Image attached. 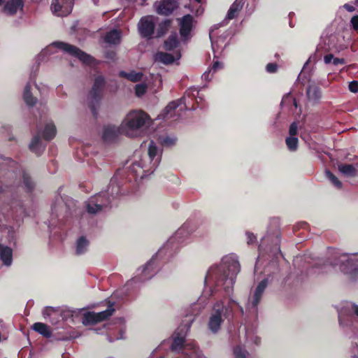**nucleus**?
<instances>
[{
    "mask_svg": "<svg viewBox=\"0 0 358 358\" xmlns=\"http://www.w3.org/2000/svg\"><path fill=\"white\" fill-rule=\"evenodd\" d=\"M353 358H358V357H354Z\"/></svg>",
    "mask_w": 358,
    "mask_h": 358,
    "instance_id": "nucleus-60",
    "label": "nucleus"
},
{
    "mask_svg": "<svg viewBox=\"0 0 358 358\" xmlns=\"http://www.w3.org/2000/svg\"><path fill=\"white\" fill-rule=\"evenodd\" d=\"M239 269L240 266L236 257L226 256L222 258L220 266L209 268L206 277V283L210 285L223 286L226 291H229L234 285Z\"/></svg>",
    "mask_w": 358,
    "mask_h": 358,
    "instance_id": "nucleus-1",
    "label": "nucleus"
},
{
    "mask_svg": "<svg viewBox=\"0 0 358 358\" xmlns=\"http://www.w3.org/2000/svg\"><path fill=\"white\" fill-rule=\"evenodd\" d=\"M307 96L309 99H316L320 97L321 94L319 90L315 87H310L307 90Z\"/></svg>",
    "mask_w": 358,
    "mask_h": 358,
    "instance_id": "nucleus-36",
    "label": "nucleus"
},
{
    "mask_svg": "<svg viewBox=\"0 0 358 358\" xmlns=\"http://www.w3.org/2000/svg\"><path fill=\"white\" fill-rule=\"evenodd\" d=\"M93 1H94V2L95 3L96 0H93Z\"/></svg>",
    "mask_w": 358,
    "mask_h": 358,
    "instance_id": "nucleus-61",
    "label": "nucleus"
},
{
    "mask_svg": "<svg viewBox=\"0 0 358 358\" xmlns=\"http://www.w3.org/2000/svg\"><path fill=\"white\" fill-rule=\"evenodd\" d=\"M243 5L242 0H236L227 13V18L228 20H232L236 17L239 11L242 9Z\"/></svg>",
    "mask_w": 358,
    "mask_h": 358,
    "instance_id": "nucleus-22",
    "label": "nucleus"
},
{
    "mask_svg": "<svg viewBox=\"0 0 358 358\" xmlns=\"http://www.w3.org/2000/svg\"><path fill=\"white\" fill-rule=\"evenodd\" d=\"M201 310V306L199 303L193 304V306H192V313L190 315H197Z\"/></svg>",
    "mask_w": 358,
    "mask_h": 358,
    "instance_id": "nucleus-46",
    "label": "nucleus"
},
{
    "mask_svg": "<svg viewBox=\"0 0 358 358\" xmlns=\"http://www.w3.org/2000/svg\"><path fill=\"white\" fill-rule=\"evenodd\" d=\"M350 23L353 29L358 31V15H354L350 20Z\"/></svg>",
    "mask_w": 358,
    "mask_h": 358,
    "instance_id": "nucleus-45",
    "label": "nucleus"
},
{
    "mask_svg": "<svg viewBox=\"0 0 358 358\" xmlns=\"http://www.w3.org/2000/svg\"><path fill=\"white\" fill-rule=\"evenodd\" d=\"M222 67H223V65L222 64H220V62H215L213 65L212 69L215 71L217 69H220Z\"/></svg>",
    "mask_w": 358,
    "mask_h": 358,
    "instance_id": "nucleus-51",
    "label": "nucleus"
},
{
    "mask_svg": "<svg viewBox=\"0 0 358 358\" xmlns=\"http://www.w3.org/2000/svg\"><path fill=\"white\" fill-rule=\"evenodd\" d=\"M120 134H123V131L121 129V124L119 126L108 124L103 127V130H102V138L106 142L114 140Z\"/></svg>",
    "mask_w": 358,
    "mask_h": 358,
    "instance_id": "nucleus-15",
    "label": "nucleus"
},
{
    "mask_svg": "<svg viewBox=\"0 0 358 358\" xmlns=\"http://www.w3.org/2000/svg\"><path fill=\"white\" fill-rule=\"evenodd\" d=\"M2 3V0H0V6L1 5Z\"/></svg>",
    "mask_w": 358,
    "mask_h": 358,
    "instance_id": "nucleus-59",
    "label": "nucleus"
},
{
    "mask_svg": "<svg viewBox=\"0 0 358 358\" xmlns=\"http://www.w3.org/2000/svg\"><path fill=\"white\" fill-rule=\"evenodd\" d=\"M195 92H196V94L197 95L199 94V92H198L196 90H193V91L192 92V96H193V97H195V96H196V95H195Z\"/></svg>",
    "mask_w": 358,
    "mask_h": 358,
    "instance_id": "nucleus-55",
    "label": "nucleus"
},
{
    "mask_svg": "<svg viewBox=\"0 0 358 358\" xmlns=\"http://www.w3.org/2000/svg\"><path fill=\"white\" fill-rule=\"evenodd\" d=\"M30 150L36 153V155H39L43 150V147L41 145V139L38 136H36L33 138L30 145H29Z\"/></svg>",
    "mask_w": 358,
    "mask_h": 358,
    "instance_id": "nucleus-28",
    "label": "nucleus"
},
{
    "mask_svg": "<svg viewBox=\"0 0 358 358\" xmlns=\"http://www.w3.org/2000/svg\"><path fill=\"white\" fill-rule=\"evenodd\" d=\"M176 138L175 137L165 136L160 138V143L164 146L171 147L176 144Z\"/></svg>",
    "mask_w": 358,
    "mask_h": 358,
    "instance_id": "nucleus-37",
    "label": "nucleus"
},
{
    "mask_svg": "<svg viewBox=\"0 0 358 358\" xmlns=\"http://www.w3.org/2000/svg\"><path fill=\"white\" fill-rule=\"evenodd\" d=\"M178 44V41L177 35L174 34L171 35L169 38L165 41V48L166 50H171L177 47Z\"/></svg>",
    "mask_w": 358,
    "mask_h": 358,
    "instance_id": "nucleus-32",
    "label": "nucleus"
},
{
    "mask_svg": "<svg viewBox=\"0 0 358 358\" xmlns=\"http://www.w3.org/2000/svg\"><path fill=\"white\" fill-rule=\"evenodd\" d=\"M53 311V309L51 308H47L45 312H43V315H50V312Z\"/></svg>",
    "mask_w": 358,
    "mask_h": 358,
    "instance_id": "nucleus-52",
    "label": "nucleus"
},
{
    "mask_svg": "<svg viewBox=\"0 0 358 358\" xmlns=\"http://www.w3.org/2000/svg\"><path fill=\"white\" fill-rule=\"evenodd\" d=\"M121 33L117 29H113L107 33L105 41L111 44H118L120 42Z\"/></svg>",
    "mask_w": 358,
    "mask_h": 358,
    "instance_id": "nucleus-26",
    "label": "nucleus"
},
{
    "mask_svg": "<svg viewBox=\"0 0 358 358\" xmlns=\"http://www.w3.org/2000/svg\"><path fill=\"white\" fill-rule=\"evenodd\" d=\"M197 3H201V0H195Z\"/></svg>",
    "mask_w": 358,
    "mask_h": 358,
    "instance_id": "nucleus-58",
    "label": "nucleus"
},
{
    "mask_svg": "<svg viewBox=\"0 0 358 358\" xmlns=\"http://www.w3.org/2000/svg\"><path fill=\"white\" fill-rule=\"evenodd\" d=\"M171 20H165L162 22V23L159 24L158 29L157 31V37L162 36L164 34H165L167 31L169 30L170 26H171Z\"/></svg>",
    "mask_w": 358,
    "mask_h": 358,
    "instance_id": "nucleus-31",
    "label": "nucleus"
},
{
    "mask_svg": "<svg viewBox=\"0 0 358 358\" xmlns=\"http://www.w3.org/2000/svg\"><path fill=\"white\" fill-rule=\"evenodd\" d=\"M353 311L355 313V314L358 316V306H354L353 308Z\"/></svg>",
    "mask_w": 358,
    "mask_h": 358,
    "instance_id": "nucleus-53",
    "label": "nucleus"
},
{
    "mask_svg": "<svg viewBox=\"0 0 358 358\" xmlns=\"http://www.w3.org/2000/svg\"><path fill=\"white\" fill-rule=\"evenodd\" d=\"M236 358H247L248 352L242 350L240 347H237L234 351Z\"/></svg>",
    "mask_w": 358,
    "mask_h": 358,
    "instance_id": "nucleus-40",
    "label": "nucleus"
},
{
    "mask_svg": "<svg viewBox=\"0 0 358 358\" xmlns=\"http://www.w3.org/2000/svg\"><path fill=\"white\" fill-rule=\"evenodd\" d=\"M337 166H338V171H340V173H342L348 177H354L356 175V169L352 164L340 163Z\"/></svg>",
    "mask_w": 358,
    "mask_h": 358,
    "instance_id": "nucleus-23",
    "label": "nucleus"
},
{
    "mask_svg": "<svg viewBox=\"0 0 358 358\" xmlns=\"http://www.w3.org/2000/svg\"><path fill=\"white\" fill-rule=\"evenodd\" d=\"M109 198L104 194H97L90 199L87 204V210L89 213H98L101 208L109 203Z\"/></svg>",
    "mask_w": 358,
    "mask_h": 358,
    "instance_id": "nucleus-7",
    "label": "nucleus"
},
{
    "mask_svg": "<svg viewBox=\"0 0 358 358\" xmlns=\"http://www.w3.org/2000/svg\"><path fill=\"white\" fill-rule=\"evenodd\" d=\"M334 58V57L331 54H329V55H327L324 56V61L325 64H329L332 63Z\"/></svg>",
    "mask_w": 358,
    "mask_h": 358,
    "instance_id": "nucleus-48",
    "label": "nucleus"
},
{
    "mask_svg": "<svg viewBox=\"0 0 358 358\" xmlns=\"http://www.w3.org/2000/svg\"><path fill=\"white\" fill-rule=\"evenodd\" d=\"M32 328L45 337L49 338L52 335L50 328L45 324L37 322L33 324Z\"/></svg>",
    "mask_w": 358,
    "mask_h": 358,
    "instance_id": "nucleus-24",
    "label": "nucleus"
},
{
    "mask_svg": "<svg viewBox=\"0 0 358 358\" xmlns=\"http://www.w3.org/2000/svg\"><path fill=\"white\" fill-rule=\"evenodd\" d=\"M150 123V116L144 111L131 110L122 120L121 129L126 136L135 138L141 136Z\"/></svg>",
    "mask_w": 358,
    "mask_h": 358,
    "instance_id": "nucleus-2",
    "label": "nucleus"
},
{
    "mask_svg": "<svg viewBox=\"0 0 358 358\" xmlns=\"http://www.w3.org/2000/svg\"><path fill=\"white\" fill-rule=\"evenodd\" d=\"M286 144L290 151H295L297 148L298 138L295 136H289L286 139Z\"/></svg>",
    "mask_w": 358,
    "mask_h": 358,
    "instance_id": "nucleus-34",
    "label": "nucleus"
},
{
    "mask_svg": "<svg viewBox=\"0 0 358 358\" xmlns=\"http://www.w3.org/2000/svg\"><path fill=\"white\" fill-rule=\"evenodd\" d=\"M267 286V281L266 280H264L261 281L257 288L255 289V293L253 294V296L250 298V303H252V307L256 308L259 303L262 294Z\"/></svg>",
    "mask_w": 358,
    "mask_h": 358,
    "instance_id": "nucleus-19",
    "label": "nucleus"
},
{
    "mask_svg": "<svg viewBox=\"0 0 358 358\" xmlns=\"http://www.w3.org/2000/svg\"><path fill=\"white\" fill-rule=\"evenodd\" d=\"M327 178L334 184L337 188L342 187V183L329 171H326Z\"/></svg>",
    "mask_w": 358,
    "mask_h": 358,
    "instance_id": "nucleus-38",
    "label": "nucleus"
},
{
    "mask_svg": "<svg viewBox=\"0 0 358 358\" xmlns=\"http://www.w3.org/2000/svg\"><path fill=\"white\" fill-rule=\"evenodd\" d=\"M294 104L296 107H297V103L295 99H294Z\"/></svg>",
    "mask_w": 358,
    "mask_h": 358,
    "instance_id": "nucleus-56",
    "label": "nucleus"
},
{
    "mask_svg": "<svg viewBox=\"0 0 358 358\" xmlns=\"http://www.w3.org/2000/svg\"><path fill=\"white\" fill-rule=\"evenodd\" d=\"M277 66L275 64H268L266 66V71L269 73H273L276 71Z\"/></svg>",
    "mask_w": 358,
    "mask_h": 358,
    "instance_id": "nucleus-47",
    "label": "nucleus"
},
{
    "mask_svg": "<svg viewBox=\"0 0 358 358\" xmlns=\"http://www.w3.org/2000/svg\"><path fill=\"white\" fill-rule=\"evenodd\" d=\"M189 93H187L182 99L171 101L162 111V117L164 119L175 118L176 116H180L179 111L183 109L189 108L187 106V98L189 99Z\"/></svg>",
    "mask_w": 358,
    "mask_h": 358,
    "instance_id": "nucleus-4",
    "label": "nucleus"
},
{
    "mask_svg": "<svg viewBox=\"0 0 358 358\" xmlns=\"http://www.w3.org/2000/svg\"><path fill=\"white\" fill-rule=\"evenodd\" d=\"M89 242L87 239L83 237H81L77 242V248L76 252L77 254L81 255L84 253L87 250V248L88 246Z\"/></svg>",
    "mask_w": 358,
    "mask_h": 358,
    "instance_id": "nucleus-33",
    "label": "nucleus"
},
{
    "mask_svg": "<svg viewBox=\"0 0 358 358\" xmlns=\"http://www.w3.org/2000/svg\"><path fill=\"white\" fill-rule=\"evenodd\" d=\"M0 259L6 266H10L12 262V250L9 247L0 244Z\"/></svg>",
    "mask_w": 358,
    "mask_h": 358,
    "instance_id": "nucleus-21",
    "label": "nucleus"
},
{
    "mask_svg": "<svg viewBox=\"0 0 358 358\" xmlns=\"http://www.w3.org/2000/svg\"><path fill=\"white\" fill-rule=\"evenodd\" d=\"M153 265H154V262L152 259L143 268L142 278H141V279L143 280L149 279L152 276V271H153Z\"/></svg>",
    "mask_w": 358,
    "mask_h": 358,
    "instance_id": "nucleus-30",
    "label": "nucleus"
},
{
    "mask_svg": "<svg viewBox=\"0 0 358 358\" xmlns=\"http://www.w3.org/2000/svg\"><path fill=\"white\" fill-rule=\"evenodd\" d=\"M246 235V237H247V243L248 245H250L253 243H255L256 240H257V238L255 235H253L252 233L250 232H246L245 234Z\"/></svg>",
    "mask_w": 358,
    "mask_h": 358,
    "instance_id": "nucleus-44",
    "label": "nucleus"
},
{
    "mask_svg": "<svg viewBox=\"0 0 358 358\" xmlns=\"http://www.w3.org/2000/svg\"><path fill=\"white\" fill-rule=\"evenodd\" d=\"M228 309L223 306L222 302H218L213 306V313L210 317L208 326L213 331H216L223 322V316H225Z\"/></svg>",
    "mask_w": 358,
    "mask_h": 358,
    "instance_id": "nucleus-5",
    "label": "nucleus"
},
{
    "mask_svg": "<svg viewBox=\"0 0 358 358\" xmlns=\"http://www.w3.org/2000/svg\"><path fill=\"white\" fill-rule=\"evenodd\" d=\"M155 169L148 162H144L143 157L136 161L129 166V172L136 178H143L147 173L152 172Z\"/></svg>",
    "mask_w": 358,
    "mask_h": 358,
    "instance_id": "nucleus-8",
    "label": "nucleus"
},
{
    "mask_svg": "<svg viewBox=\"0 0 358 358\" xmlns=\"http://www.w3.org/2000/svg\"><path fill=\"white\" fill-rule=\"evenodd\" d=\"M104 87V78L102 76H97L94 82L92 88L89 94V99L92 101L100 99L102 89Z\"/></svg>",
    "mask_w": 358,
    "mask_h": 358,
    "instance_id": "nucleus-16",
    "label": "nucleus"
},
{
    "mask_svg": "<svg viewBox=\"0 0 358 358\" xmlns=\"http://www.w3.org/2000/svg\"><path fill=\"white\" fill-rule=\"evenodd\" d=\"M24 3L22 0L8 1L3 7V12L7 15H14L17 12H22Z\"/></svg>",
    "mask_w": 358,
    "mask_h": 358,
    "instance_id": "nucleus-17",
    "label": "nucleus"
},
{
    "mask_svg": "<svg viewBox=\"0 0 358 358\" xmlns=\"http://www.w3.org/2000/svg\"><path fill=\"white\" fill-rule=\"evenodd\" d=\"M349 90L352 93L358 92V82L353 80L349 84Z\"/></svg>",
    "mask_w": 358,
    "mask_h": 358,
    "instance_id": "nucleus-43",
    "label": "nucleus"
},
{
    "mask_svg": "<svg viewBox=\"0 0 358 358\" xmlns=\"http://www.w3.org/2000/svg\"><path fill=\"white\" fill-rule=\"evenodd\" d=\"M332 64L334 65H338V64H345V60L343 59H340V58H334V60L332 62Z\"/></svg>",
    "mask_w": 358,
    "mask_h": 358,
    "instance_id": "nucleus-49",
    "label": "nucleus"
},
{
    "mask_svg": "<svg viewBox=\"0 0 358 358\" xmlns=\"http://www.w3.org/2000/svg\"><path fill=\"white\" fill-rule=\"evenodd\" d=\"M72 8V3L70 0H52L51 10L53 13L58 16L68 15Z\"/></svg>",
    "mask_w": 358,
    "mask_h": 358,
    "instance_id": "nucleus-11",
    "label": "nucleus"
},
{
    "mask_svg": "<svg viewBox=\"0 0 358 358\" xmlns=\"http://www.w3.org/2000/svg\"><path fill=\"white\" fill-rule=\"evenodd\" d=\"M180 24V34L182 38H188L190 31L194 27V18L189 14L178 19Z\"/></svg>",
    "mask_w": 358,
    "mask_h": 358,
    "instance_id": "nucleus-13",
    "label": "nucleus"
},
{
    "mask_svg": "<svg viewBox=\"0 0 358 358\" xmlns=\"http://www.w3.org/2000/svg\"><path fill=\"white\" fill-rule=\"evenodd\" d=\"M120 76L127 78L131 82H137L141 80L143 73L141 72H137L135 71H130L129 72L122 71L120 72Z\"/></svg>",
    "mask_w": 358,
    "mask_h": 358,
    "instance_id": "nucleus-25",
    "label": "nucleus"
},
{
    "mask_svg": "<svg viewBox=\"0 0 358 358\" xmlns=\"http://www.w3.org/2000/svg\"><path fill=\"white\" fill-rule=\"evenodd\" d=\"M188 326H182L179 327L173 334V342L171 348L174 351H177L182 345L185 333L189 328Z\"/></svg>",
    "mask_w": 358,
    "mask_h": 358,
    "instance_id": "nucleus-18",
    "label": "nucleus"
},
{
    "mask_svg": "<svg viewBox=\"0 0 358 358\" xmlns=\"http://www.w3.org/2000/svg\"><path fill=\"white\" fill-rule=\"evenodd\" d=\"M120 338H122V336H115L114 337L113 339L112 338H110L109 341H113L114 340H117V339H120Z\"/></svg>",
    "mask_w": 358,
    "mask_h": 358,
    "instance_id": "nucleus-54",
    "label": "nucleus"
},
{
    "mask_svg": "<svg viewBox=\"0 0 358 358\" xmlns=\"http://www.w3.org/2000/svg\"><path fill=\"white\" fill-rule=\"evenodd\" d=\"M23 182L28 189H31L33 187V182L31 180L30 178L27 175H24L23 176Z\"/></svg>",
    "mask_w": 358,
    "mask_h": 358,
    "instance_id": "nucleus-42",
    "label": "nucleus"
},
{
    "mask_svg": "<svg viewBox=\"0 0 358 358\" xmlns=\"http://www.w3.org/2000/svg\"><path fill=\"white\" fill-rule=\"evenodd\" d=\"M178 7L176 0H161L155 3L156 12L161 15H169Z\"/></svg>",
    "mask_w": 358,
    "mask_h": 358,
    "instance_id": "nucleus-12",
    "label": "nucleus"
},
{
    "mask_svg": "<svg viewBox=\"0 0 358 358\" xmlns=\"http://www.w3.org/2000/svg\"><path fill=\"white\" fill-rule=\"evenodd\" d=\"M298 126L296 122L292 123L289 127V136H295L297 134Z\"/></svg>",
    "mask_w": 358,
    "mask_h": 358,
    "instance_id": "nucleus-41",
    "label": "nucleus"
},
{
    "mask_svg": "<svg viewBox=\"0 0 358 358\" xmlns=\"http://www.w3.org/2000/svg\"><path fill=\"white\" fill-rule=\"evenodd\" d=\"M56 132L55 126L52 123H49L45 126V130L43 131V138L48 141L51 140L55 136Z\"/></svg>",
    "mask_w": 358,
    "mask_h": 358,
    "instance_id": "nucleus-27",
    "label": "nucleus"
},
{
    "mask_svg": "<svg viewBox=\"0 0 358 358\" xmlns=\"http://www.w3.org/2000/svg\"><path fill=\"white\" fill-rule=\"evenodd\" d=\"M143 160L145 162H148L155 169L159 164L160 155L157 148L152 141L150 143L148 155L143 157Z\"/></svg>",
    "mask_w": 358,
    "mask_h": 358,
    "instance_id": "nucleus-14",
    "label": "nucleus"
},
{
    "mask_svg": "<svg viewBox=\"0 0 358 358\" xmlns=\"http://www.w3.org/2000/svg\"><path fill=\"white\" fill-rule=\"evenodd\" d=\"M147 90V85L145 83H141L136 85V94L138 97L143 96Z\"/></svg>",
    "mask_w": 358,
    "mask_h": 358,
    "instance_id": "nucleus-39",
    "label": "nucleus"
},
{
    "mask_svg": "<svg viewBox=\"0 0 358 358\" xmlns=\"http://www.w3.org/2000/svg\"><path fill=\"white\" fill-rule=\"evenodd\" d=\"M115 309L110 306L107 310L99 312H87L83 315V323L85 325H91L103 321L111 316Z\"/></svg>",
    "mask_w": 358,
    "mask_h": 358,
    "instance_id": "nucleus-6",
    "label": "nucleus"
},
{
    "mask_svg": "<svg viewBox=\"0 0 358 358\" xmlns=\"http://www.w3.org/2000/svg\"><path fill=\"white\" fill-rule=\"evenodd\" d=\"M30 90H31L30 85L29 84L27 85V86L24 88L23 97H24L25 102L28 105L33 106L36 103V99L34 98V96H32V95L31 94V92H30Z\"/></svg>",
    "mask_w": 358,
    "mask_h": 358,
    "instance_id": "nucleus-29",
    "label": "nucleus"
},
{
    "mask_svg": "<svg viewBox=\"0 0 358 358\" xmlns=\"http://www.w3.org/2000/svg\"><path fill=\"white\" fill-rule=\"evenodd\" d=\"M53 48H57L72 56L78 57L85 64H91L92 63L93 59L90 55L81 51L76 46L62 41L54 42L52 45L41 52L39 57L47 55L51 52V50Z\"/></svg>",
    "mask_w": 358,
    "mask_h": 358,
    "instance_id": "nucleus-3",
    "label": "nucleus"
},
{
    "mask_svg": "<svg viewBox=\"0 0 358 358\" xmlns=\"http://www.w3.org/2000/svg\"><path fill=\"white\" fill-rule=\"evenodd\" d=\"M157 20V18L153 15H147L141 18L139 31L143 36L150 38L152 36Z\"/></svg>",
    "mask_w": 358,
    "mask_h": 358,
    "instance_id": "nucleus-10",
    "label": "nucleus"
},
{
    "mask_svg": "<svg viewBox=\"0 0 358 358\" xmlns=\"http://www.w3.org/2000/svg\"><path fill=\"white\" fill-rule=\"evenodd\" d=\"M185 349L192 350V355H189V358H202L201 355L199 354V350L196 348L193 343H186L185 345Z\"/></svg>",
    "mask_w": 358,
    "mask_h": 358,
    "instance_id": "nucleus-35",
    "label": "nucleus"
},
{
    "mask_svg": "<svg viewBox=\"0 0 358 358\" xmlns=\"http://www.w3.org/2000/svg\"><path fill=\"white\" fill-rule=\"evenodd\" d=\"M259 338H257V339L256 340L255 343H256L257 344H258V343H259Z\"/></svg>",
    "mask_w": 358,
    "mask_h": 358,
    "instance_id": "nucleus-57",
    "label": "nucleus"
},
{
    "mask_svg": "<svg viewBox=\"0 0 358 358\" xmlns=\"http://www.w3.org/2000/svg\"><path fill=\"white\" fill-rule=\"evenodd\" d=\"M343 8L347 10L348 12H355V8L354 6L350 5V4H345L343 6Z\"/></svg>",
    "mask_w": 358,
    "mask_h": 358,
    "instance_id": "nucleus-50",
    "label": "nucleus"
},
{
    "mask_svg": "<svg viewBox=\"0 0 358 358\" xmlns=\"http://www.w3.org/2000/svg\"><path fill=\"white\" fill-rule=\"evenodd\" d=\"M340 262L343 263L342 266H340L342 271L349 274L352 278H358V261L343 255L340 257Z\"/></svg>",
    "mask_w": 358,
    "mask_h": 358,
    "instance_id": "nucleus-9",
    "label": "nucleus"
},
{
    "mask_svg": "<svg viewBox=\"0 0 358 358\" xmlns=\"http://www.w3.org/2000/svg\"><path fill=\"white\" fill-rule=\"evenodd\" d=\"M179 57L180 55L178 54L176 55V57H173L171 54L159 52L155 55V60L168 65L172 64L176 59H179Z\"/></svg>",
    "mask_w": 358,
    "mask_h": 358,
    "instance_id": "nucleus-20",
    "label": "nucleus"
}]
</instances>
